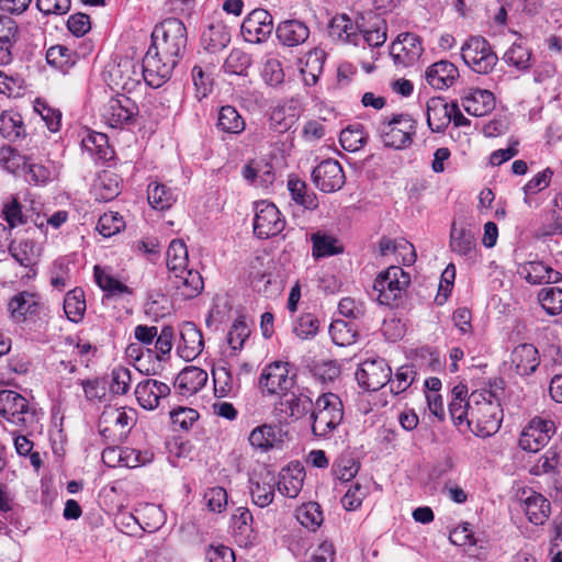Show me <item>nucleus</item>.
I'll use <instances>...</instances> for the list:
<instances>
[{"label":"nucleus","instance_id":"nucleus-1","mask_svg":"<svg viewBox=\"0 0 562 562\" xmlns=\"http://www.w3.org/2000/svg\"><path fill=\"white\" fill-rule=\"evenodd\" d=\"M469 415L468 428L481 438L496 434L503 419L498 398L490 390L471 393Z\"/></svg>","mask_w":562,"mask_h":562},{"label":"nucleus","instance_id":"nucleus-2","mask_svg":"<svg viewBox=\"0 0 562 562\" xmlns=\"http://www.w3.org/2000/svg\"><path fill=\"white\" fill-rule=\"evenodd\" d=\"M187 29L183 22L176 18L164 20L156 25L151 33V45L164 57L179 61L187 45Z\"/></svg>","mask_w":562,"mask_h":562},{"label":"nucleus","instance_id":"nucleus-3","mask_svg":"<svg viewBox=\"0 0 562 562\" xmlns=\"http://www.w3.org/2000/svg\"><path fill=\"white\" fill-rule=\"evenodd\" d=\"M344 417L342 402L334 393H324L317 397L311 414L312 432L318 438H328L340 425Z\"/></svg>","mask_w":562,"mask_h":562},{"label":"nucleus","instance_id":"nucleus-4","mask_svg":"<svg viewBox=\"0 0 562 562\" xmlns=\"http://www.w3.org/2000/svg\"><path fill=\"white\" fill-rule=\"evenodd\" d=\"M0 415L20 430L34 431L38 425V415L31 408L27 400L15 391H0Z\"/></svg>","mask_w":562,"mask_h":562},{"label":"nucleus","instance_id":"nucleus-5","mask_svg":"<svg viewBox=\"0 0 562 562\" xmlns=\"http://www.w3.org/2000/svg\"><path fill=\"white\" fill-rule=\"evenodd\" d=\"M378 132L385 147L404 149L413 143L416 121L409 114H394L379 123Z\"/></svg>","mask_w":562,"mask_h":562},{"label":"nucleus","instance_id":"nucleus-6","mask_svg":"<svg viewBox=\"0 0 562 562\" xmlns=\"http://www.w3.org/2000/svg\"><path fill=\"white\" fill-rule=\"evenodd\" d=\"M409 283V273L405 272L400 266H391L379 273L374 280L373 289L378 292L380 304L395 306Z\"/></svg>","mask_w":562,"mask_h":562},{"label":"nucleus","instance_id":"nucleus-7","mask_svg":"<svg viewBox=\"0 0 562 562\" xmlns=\"http://www.w3.org/2000/svg\"><path fill=\"white\" fill-rule=\"evenodd\" d=\"M464 64L477 74H490L498 61L488 41L482 36H471L461 46Z\"/></svg>","mask_w":562,"mask_h":562},{"label":"nucleus","instance_id":"nucleus-8","mask_svg":"<svg viewBox=\"0 0 562 562\" xmlns=\"http://www.w3.org/2000/svg\"><path fill=\"white\" fill-rule=\"evenodd\" d=\"M177 64L173 58L164 57L162 53L149 46L142 60V77L148 86L159 88L170 79Z\"/></svg>","mask_w":562,"mask_h":562},{"label":"nucleus","instance_id":"nucleus-9","mask_svg":"<svg viewBox=\"0 0 562 562\" xmlns=\"http://www.w3.org/2000/svg\"><path fill=\"white\" fill-rule=\"evenodd\" d=\"M138 105L125 94H116L101 109L102 121L112 128H122L132 124L138 115Z\"/></svg>","mask_w":562,"mask_h":562},{"label":"nucleus","instance_id":"nucleus-10","mask_svg":"<svg viewBox=\"0 0 562 562\" xmlns=\"http://www.w3.org/2000/svg\"><path fill=\"white\" fill-rule=\"evenodd\" d=\"M295 376L296 374L289 362L274 361L262 369L259 386L268 394H280L294 386Z\"/></svg>","mask_w":562,"mask_h":562},{"label":"nucleus","instance_id":"nucleus-11","mask_svg":"<svg viewBox=\"0 0 562 562\" xmlns=\"http://www.w3.org/2000/svg\"><path fill=\"white\" fill-rule=\"evenodd\" d=\"M392 370L382 358L366 359L356 371V379L360 387L374 392L391 381Z\"/></svg>","mask_w":562,"mask_h":562},{"label":"nucleus","instance_id":"nucleus-12","mask_svg":"<svg viewBox=\"0 0 562 562\" xmlns=\"http://www.w3.org/2000/svg\"><path fill=\"white\" fill-rule=\"evenodd\" d=\"M285 226L278 207L270 202L259 201L255 206L254 233L257 237L266 239L280 234Z\"/></svg>","mask_w":562,"mask_h":562},{"label":"nucleus","instance_id":"nucleus-13","mask_svg":"<svg viewBox=\"0 0 562 562\" xmlns=\"http://www.w3.org/2000/svg\"><path fill=\"white\" fill-rule=\"evenodd\" d=\"M555 432V425L550 419L536 417L524 428L519 437V447L528 452H538Z\"/></svg>","mask_w":562,"mask_h":562},{"label":"nucleus","instance_id":"nucleus-14","mask_svg":"<svg viewBox=\"0 0 562 562\" xmlns=\"http://www.w3.org/2000/svg\"><path fill=\"white\" fill-rule=\"evenodd\" d=\"M424 52L422 38L414 33H401L391 45V56L398 67L415 65Z\"/></svg>","mask_w":562,"mask_h":562},{"label":"nucleus","instance_id":"nucleus-15","mask_svg":"<svg viewBox=\"0 0 562 562\" xmlns=\"http://www.w3.org/2000/svg\"><path fill=\"white\" fill-rule=\"evenodd\" d=\"M273 19L265 9L252 10L243 21L240 32L245 41L258 44L265 42L272 33Z\"/></svg>","mask_w":562,"mask_h":562},{"label":"nucleus","instance_id":"nucleus-16","mask_svg":"<svg viewBox=\"0 0 562 562\" xmlns=\"http://www.w3.org/2000/svg\"><path fill=\"white\" fill-rule=\"evenodd\" d=\"M345 173L341 165L334 159L322 161L312 171V181L317 189L325 193L340 190L345 184Z\"/></svg>","mask_w":562,"mask_h":562},{"label":"nucleus","instance_id":"nucleus-17","mask_svg":"<svg viewBox=\"0 0 562 562\" xmlns=\"http://www.w3.org/2000/svg\"><path fill=\"white\" fill-rule=\"evenodd\" d=\"M277 484L278 477L268 469L254 473L249 479L252 503L260 508L269 506L274 499Z\"/></svg>","mask_w":562,"mask_h":562},{"label":"nucleus","instance_id":"nucleus-18","mask_svg":"<svg viewBox=\"0 0 562 562\" xmlns=\"http://www.w3.org/2000/svg\"><path fill=\"white\" fill-rule=\"evenodd\" d=\"M169 394L170 387L166 383L154 379L140 381L135 389V396L138 404L147 411L157 408L160 400Z\"/></svg>","mask_w":562,"mask_h":562},{"label":"nucleus","instance_id":"nucleus-19","mask_svg":"<svg viewBox=\"0 0 562 562\" xmlns=\"http://www.w3.org/2000/svg\"><path fill=\"white\" fill-rule=\"evenodd\" d=\"M204 340L201 330L191 322L182 324L180 342L177 347L179 357L186 361L194 360L203 350Z\"/></svg>","mask_w":562,"mask_h":562},{"label":"nucleus","instance_id":"nucleus-20","mask_svg":"<svg viewBox=\"0 0 562 562\" xmlns=\"http://www.w3.org/2000/svg\"><path fill=\"white\" fill-rule=\"evenodd\" d=\"M521 506L528 520L537 526L543 525L551 514L550 502L532 490L522 492Z\"/></svg>","mask_w":562,"mask_h":562},{"label":"nucleus","instance_id":"nucleus-21","mask_svg":"<svg viewBox=\"0 0 562 562\" xmlns=\"http://www.w3.org/2000/svg\"><path fill=\"white\" fill-rule=\"evenodd\" d=\"M169 280L177 295L183 300L198 296L204 288L202 276L193 269H184L183 271H178V273L169 274Z\"/></svg>","mask_w":562,"mask_h":562},{"label":"nucleus","instance_id":"nucleus-22","mask_svg":"<svg viewBox=\"0 0 562 562\" xmlns=\"http://www.w3.org/2000/svg\"><path fill=\"white\" fill-rule=\"evenodd\" d=\"M328 33L333 41L359 45L361 41L360 26L347 14L335 15L329 23Z\"/></svg>","mask_w":562,"mask_h":562},{"label":"nucleus","instance_id":"nucleus-23","mask_svg":"<svg viewBox=\"0 0 562 562\" xmlns=\"http://www.w3.org/2000/svg\"><path fill=\"white\" fill-rule=\"evenodd\" d=\"M464 111L473 116H484L495 109V97L490 90L470 89L462 98Z\"/></svg>","mask_w":562,"mask_h":562},{"label":"nucleus","instance_id":"nucleus-24","mask_svg":"<svg viewBox=\"0 0 562 562\" xmlns=\"http://www.w3.org/2000/svg\"><path fill=\"white\" fill-rule=\"evenodd\" d=\"M458 77V68L448 60H440L430 65L425 72L427 83L437 90L451 87Z\"/></svg>","mask_w":562,"mask_h":562},{"label":"nucleus","instance_id":"nucleus-25","mask_svg":"<svg viewBox=\"0 0 562 562\" xmlns=\"http://www.w3.org/2000/svg\"><path fill=\"white\" fill-rule=\"evenodd\" d=\"M450 249L465 259L476 255V240L474 233L467 226L452 223L450 229Z\"/></svg>","mask_w":562,"mask_h":562},{"label":"nucleus","instance_id":"nucleus-26","mask_svg":"<svg viewBox=\"0 0 562 562\" xmlns=\"http://www.w3.org/2000/svg\"><path fill=\"white\" fill-rule=\"evenodd\" d=\"M276 35L283 46L295 47L307 41L310 29L300 20H285L278 24Z\"/></svg>","mask_w":562,"mask_h":562},{"label":"nucleus","instance_id":"nucleus-27","mask_svg":"<svg viewBox=\"0 0 562 562\" xmlns=\"http://www.w3.org/2000/svg\"><path fill=\"white\" fill-rule=\"evenodd\" d=\"M452 104L441 97H434L427 101V124L432 132H442L451 122Z\"/></svg>","mask_w":562,"mask_h":562},{"label":"nucleus","instance_id":"nucleus-28","mask_svg":"<svg viewBox=\"0 0 562 562\" xmlns=\"http://www.w3.org/2000/svg\"><path fill=\"white\" fill-rule=\"evenodd\" d=\"M207 373L198 367H186L176 378L175 385L182 395L198 393L207 382Z\"/></svg>","mask_w":562,"mask_h":562},{"label":"nucleus","instance_id":"nucleus-29","mask_svg":"<svg viewBox=\"0 0 562 562\" xmlns=\"http://www.w3.org/2000/svg\"><path fill=\"white\" fill-rule=\"evenodd\" d=\"M40 296L27 291L15 294L9 302L8 308L15 322H23L29 315L37 314Z\"/></svg>","mask_w":562,"mask_h":562},{"label":"nucleus","instance_id":"nucleus-30","mask_svg":"<svg viewBox=\"0 0 562 562\" xmlns=\"http://www.w3.org/2000/svg\"><path fill=\"white\" fill-rule=\"evenodd\" d=\"M305 471L300 464L283 469L278 477V491L289 498L299 495L303 487Z\"/></svg>","mask_w":562,"mask_h":562},{"label":"nucleus","instance_id":"nucleus-31","mask_svg":"<svg viewBox=\"0 0 562 562\" xmlns=\"http://www.w3.org/2000/svg\"><path fill=\"white\" fill-rule=\"evenodd\" d=\"M520 274L531 284L557 283L562 274L542 261H529L520 267Z\"/></svg>","mask_w":562,"mask_h":562},{"label":"nucleus","instance_id":"nucleus-32","mask_svg":"<svg viewBox=\"0 0 562 562\" xmlns=\"http://www.w3.org/2000/svg\"><path fill=\"white\" fill-rule=\"evenodd\" d=\"M510 359L519 375H528L539 366L538 349L531 344H521L515 347Z\"/></svg>","mask_w":562,"mask_h":562},{"label":"nucleus","instance_id":"nucleus-33","mask_svg":"<svg viewBox=\"0 0 562 562\" xmlns=\"http://www.w3.org/2000/svg\"><path fill=\"white\" fill-rule=\"evenodd\" d=\"M113 82L122 89H130L140 81L142 66L136 65L132 59L121 60L110 70Z\"/></svg>","mask_w":562,"mask_h":562},{"label":"nucleus","instance_id":"nucleus-34","mask_svg":"<svg viewBox=\"0 0 562 562\" xmlns=\"http://www.w3.org/2000/svg\"><path fill=\"white\" fill-rule=\"evenodd\" d=\"M11 256L22 267L33 269L40 258V248L31 239L11 241L8 246Z\"/></svg>","mask_w":562,"mask_h":562},{"label":"nucleus","instance_id":"nucleus-35","mask_svg":"<svg viewBox=\"0 0 562 562\" xmlns=\"http://www.w3.org/2000/svg\"><path fill=\"white\" fill-rule=\"evenodd\" d=\"M282 429L276 425H261L256 427L249 435V443L263 451L272 448L277 442L282 441Z\"/></svg>","mask_w":562,"mask_h":562},{"label":"nucleus","instance_id":"nucleus-36","mask_svg":"<svg viewBox=\"0 0 562 562\" xmlns=\"http://www.w3.org/2000/svg\"><path fill=\"white\" fill-rule=\"evenodd\" d=\"M288 189L292 200L306 210H315L318 206V200L315 192L307 188L305 181L290 177L288 179Z\"/></svg>","mask_w":562,"mask_h":562},{"label":"nucleus","instance_id":"nucleus-37","mask_svg":"<svg viewBox=\"0 0 562 562\" xmlns=\"http://www.w3.org/2000/svg\"><path fill=\"white\" fill-rule=\"evenodd\" d=\"M246 123L239 112L232 105L220 109L216 128L226 134H240L245 131Z\"/></svg>","mask_w":562,"mask_h":562},{"label":"nucleus","instance_id":"nucleus-38","mask_svg":"<svg viewBox=\"0 0 562 562\" xmlns=\"http://www.w3.org/2000/svg\"><path fill=\"white\" fill-rule=\"evenodd\" d=\"M82 148L95 159L108 160L112 150L109 147L108 136L103 133L89 131L81 139Z\"/></svg>","mask_w":562,"mask_h":562},{"label":"nucleus","instance_id":"nucleus-39","mask_svg":"<svg viewBox=\"0 0 562 562\" xmlns=\"http://www.w3.org/2000/svg\"><path fill=\"white\" fill-rule=\"evenodd\" d=\"M0 134L11 142L23 139L26 131L21 114L3 111L0 114Z\"/></svg>","mask_w":562,"mask_h":562},{"label":"nucleus","instance_id":"nucleus-40","mask_svg":"<svg viewBox=\"0 0 562 562\" xmlns=\"http://www.w3.org/2000/svg\"><path fill=\"white\" fill-rule=\"evenodd\" d=\"M95 199L103 202L112 201L121 192L120 179L115 173L103 172L93 186Z\"/></svg>","mask_w":562,"mask_h":562},{"label":"nucleus","instance_id":"nucleus-41","mask_svg":"<svg viewBox=\"0 0 562 562\" xmlns=\"http://www.w3.org/2000/svg\"><path fill=\"white\" fill-rule=\"evenodd\" d=\"M202 42L210 52H217L228 45L231 33L223 23H213L202 34Z\"/></svg>","mask_w":562,"mask_h":562},{"label":"nucleus","instance_id":"nucleus-42","mask_svg":"<svg viewBox=\"0 0 562 562\" xmlns=\"http://www.w3.org/2000/svg\"><path fill=\"white\" fill-rule=\"evenodd\" d=\"M148 203L156 210H167L176 202L175 192L159 182H151L147 188Z\"/></svg>","mask_w":562,"mask_h":562},{"label":"nucleus","instance_id":"nucleus-43","mask_svg":"<svg viewBox=\"0 0 562 562\" xmlns=\"http://www.w3.org/2000/svg\"><path fill=\"white\" fill-rule=\"evenodd\" d=\"M379 249L382 256H386L389 254H396L402 256L403 263L407 266L414 263L416 260L414 246L406 240H401L397 243L384 237L379 243Z\"/></svg>","mask_w":562,"mask_h":562},{"label":"nucleus","instance_id":"nucleus-44","mask_svg":"<svg viewBox=\"0 0 562 562\" xmlns=\"http://www.w3.org/2000/svg\"><path fill=\"white\" fill-rule=\"evenodd\" d=\"M188 261L189 256L186 244L180 239H173L167 249V267L169 274L188 269Z\"/></svg>","mask_w":562,"mask_h":562},{"label":"nucleus","instance_id":"nucleus-45","mask_svg":"<svg viewBox=\"0 0 562 562\" xmlns=\"http://www.w3.org/2000/svg\"><path fill=\"white\" fill-rule=\"evenodd\" d=\"M64 312L67 318L74 323L82 319L86 312V300L81 289L76 288L67 292L64 299Z\"/></svg>","mask_w":562,"mask_h":562},{"label":"nucleus","instance_id":"nucleus-46","mask_svg":"<svg viewBox=\"0 0 562 562\" xmlns=\"http://www.w3.org/2000/svg\"><path fill=\"white\" fill-rule=\"evenodd\" d=\"M326 54L322 48H313L306 55L305 67L302 68L307 85H315L323 71Z\"/></svg>","mask_w":562,"mask_h":562},{"label":"nucleus","instance_id":"nucleus-47","mask_svg":"<svg viewBox=\"0 0 562 562\" xmlns=\"http://www.w3.org/2000/svg\"><path fill=\"white\" fill-rule=\"evenodd\" d=\"M94 279L97 284L110 296H122L132 293L127 285L102 270L99 266L94 267Z\"/></svg>","mask_w":562,"mask_h":562},{"label":"nucleus","instance_id":"nucleus-48","mask_svg":"<svg viewBox=\"0 0 562 562\" xmlns=\"http://www.w3.org/2000/svg\"><path fill=\"white\" fill-rule=\"evenodd\" d=\"M1 217L7 223L9 232L27 223V216L23 212V206L16 198H11L3 202Z\"/></svg>","mask_w":562,"mask_h":562},{"label":"nucleus","instance_id":"nucleus-49","mask_svg":"<svg viewBox=\"0 0 562 562\" xmlns=\"http://www.w3.org/2000/svg\"><path fill=\"white\" fill-rule=\"evenodd\" d=\"M329 335L337 346H349L356 342L357 330L351 323L342 319L333 321L329 325Z\"/></svg>","mask_w":562,"mask_h":562},{"label":"nucleus","instance_id":"nucleus-50","mask_svg":"<svg viewBox=\"0 0 562 562\" xmlns=\"http://www.w3.org/2000/svg\"><path fill=\"white\" fill-rule=\"evenodd\" d=\"M503 60L518 70L526 71L531 66V50L521 43H514L505 52Z\"/></svg>","mask_w":562,"mask_h":562},{"label":"nucleus","instance_id":"nucleus-51","mask_svg":"<svg viewBox=\"0 0 562 562\" xmlns=\"http://www.w3.org/2000/svg\"><path fill=\"white\" fill-rule=\"evenodd\" d=\"M296 518L302 526L312 531H315L324 520L321 505L315 502H310L299 507Z\"/></svg>","mask_w":562,"mask_h":562},{"label":"nucleus","instance_id":"nucleus-52","mask_svg":"<svg viewBox=\"0 0 562 562\" xmlns=\"http://www.w3.org/2000/svg\"><path fill=\"white\" fill-rule=\"evenodd\" d=\"M312 241L313 256L316 258L338 255L344 250L342 246L333 236L315 234L312 236Z\"/></svg>","mask_w":562,"mask_h":562},{"label":"nucleus","instance_id":"nucleus-53","mask_svg":"<svg viewBox=\"0 0 562 562\" xmlns=\"http://www.w3.org/2000/svg\"><path fill=\"white\" fill-rule=\"evenodd\" d=\"M361 40L370 47H381L387 40L386 22L375 19L369 27L360 29Z\"/></svg>","mask_w":562,"mask_h":562},{"label":"nucleus","instance_id":"nucleus-54","mask_svg":"<svg viewBox=\"0 0 562 562\" xmlns=\"http://www.w3.org/2000/svg\"><path fill=\"white\" fill-rule=\"evenodd\" d=\"M251 64L250 56L241 49H233L224 61L223 69L226 74L245 76Z\"/></svg>","mask_w":562,"mask_h":562},{"label":"nucleus","instance_id":"nucleus-55","mask_svg":"<svg viewBox=\"0 0 562 562\" xmlns=\"http://www.w3.org/2000/svg\"><path fill=\"white\" fill-rule=\"evenodd\" d=\"M538 300L549 315L562 313V289L543 288L538 293Z\"/></svg>","mask_w":562,"mask_h":562},{"label":"nucleus","instance_id":"nucleus-56","mask_svg":"<svg viewBox=\"0 0 562 562\" xmlns=\"http://www.w3.org/2000/svg\"><path fill=\"white\" fill-rule=\"evenodd\" d=\"M249 335L250 329L245 316H238L227 334V344L234 351L241 350Z\"/></svg>","mask_w":562,"mask_h":562},{"label":"nucleus","instance_id":"nucleus-57","mask_svg":"<svg viewBox=\"0 0 562 562\" xmlns=\"http://www.w3.org/2000/svg\"><path fill=\"white\" fill-rule=\"evenodd\" d=\"M339 142L344 149L357 151L366 144V135L361 125H350L341 131Z\"/></svg>","mask_w":562,"mask_h":562},{"label":"nucleus","instance_id":"nucleus-58","mask_svg":"<svg viewBox=\"0 0 562 562\" xmlns=\"http://www.w3.org/2000/svg\"><path fill=\"white\" fill-rule=\"evenodd\" d=\"M282 405H285L290 411V416L294 419H300L307 415L312 414L315 403H313L312 398L304 394H292L290 398H288Z\"/></svg>","mask_w":562,"mask_h":562},{"label":"nucleus","instance_id":"nucleus-59","mask_svg":"<svg viewBox=\"0 0 562 562\" xmlns=\"http://www.w3.org/2000/svg\"><path fill=\"white\" fill-rule=\"evenodd\" d=\"M214 381V393L217 397H225L234 390V379L231 371L225 367H216L212 370Z\"/></svg>","mask_w":562,"mask_h":562},{"label":"nucleus","instance_id":"nucleus-60","mask_svg":"<svg viewBox=\"0 0 562 562\" xmlns=\"http://www.w3.org/2000/svg\"><path fill=\"white\" fill-rule=\"evenodd\" d=\"M124 227V218L119 213L114 212H109L101 215L97 224V231L103 237H111L120 233Z\"/></svg>","mask_w":562,"mask_h":562},{"label":"nucleus","instance_id":"nucleus-61","mask_svg":"<svg viewBox=\"0 0 562 562\" xmlns=\"http://www.w3.org/2000/svg\"><path fill=\"white\" fill-rule=\"evenodd\" d=\"M417 372L414 366L405 364L397 369L394 379H391V392L400 394L406 391L415 381Z\"/></svg>","mask_w":562,"mask_h":562},{"label":"nucleus","instance_id":"nucleus-62","mask_svg":"<svg viewBox=\"0 0 562 562\" xmlns=\"http://www.w3.org/2000/svg\"><path fill=\"white\" fill-rule=\"evenodd\" d=\"M553 171L551 168H546L533 176L522 188L525 193L524 202L530 204L529 196L537 194L550 186Z\"/></svg>","mask_w":562,"mask_h":562},{"label":"nucleus","instance_id":"nucleus-63","mask_svg":"<svg viewBox=\"0 0 562 562\" xmlns=\"http://www.w3.org/2000/svg\"><path fill=\"white\" fill-rule=\"evenodd\" d=\"M173 337L175 330L171 326H164L160 333H157L153 350L155 351V357L158 360H165L166 357L169 356L173 346Z\"/></svg>","mask_w":562,"mask_h":562},{"label":"nucleus","instance_id":"nucleus-64","mask_svg":"<svg viewBox=\"0 0 562 562\" xmlns=\"http://www.w3.org/2000/svg\"><path fill=\"white\" fill-rule=\"evenodd\" d=\"M359 463L350 456L339 457L333 464L334 475L344 482L350 481L359 471Z\"/></svg>","mask_w":562,"mask_h":562}]
</instances>
